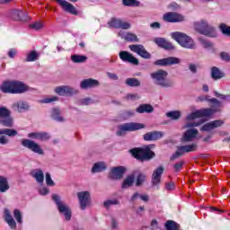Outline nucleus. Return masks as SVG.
Returning a JSON list of instances; mask_svg holds the SVG:
<instances>
[{
	"mask_svg": "<svg viewBox=\"0 0 230 230\" xmlns=\"http://www.w3.org/2000/svg\"><path fill=\"white\" fill-rule=\"evenodd\" d=\"M196 102H208V103H212V105L210 108H205L191 112L186 118L188 121L197 119V118H209V116H213V114L220 112V109H222V102L220 101L217 98L209 99V96L208 95L199 96L196 99Z\"/></svg>",
	"mask_w": 230,
	"mask_h": 230,
	"instance_id": "f257e3e1",
	"label": "nucleus"
},
{
	"mask_svg": "<svg viewBox=\"0 0 230 230\" xmlns=\"http://www.w3.org/2000/svg\"><path fill=\"white\" fill-rule=\"evenodd\" d=\"M129 154L134 159H137V161H140L141 163H145V161H152V159L155 157V153L152 150L150 146L134 147L129 149Z\"/></svg>",
	"mask_w": 230,
	"mask_h": 230,
	"instance_id": "f03ea898",
	"label": "nucleus"
},
{
	"mask_svg": "<svg viewBox=\"0 0 230 230\" xmlns=\"http://www.w3.org/2000/svg\"><path fill=\"white\" fill-rule=\"evenodd\" d=\"M151 78L155 80V85L160 87L168 88L173 87V81H170L168 78V72L159 69L158 71L151 74Z\"/></svg>",
	"mask_w": 230,
	"mask_h": 230,
	"instance_id": "7ed1b4c3",
	"label": "nucleus"
},
{
	"mask_svg": "<svg viewBox=\"0 0 230 230\" xmlns=\"http://www.w3.org/2000/svg\"><path fill=\"white\" fill-rule=\"evenodd\" d=\"M172 37L181 48H186L187 49H195L196 45L193 39H191L190 36L186 35L182 32H173L172 34Z\"/></svg>",
	"mask_w": 230,
	"mask_h": 230,
	"instance_id": "20e7f679",
	"label": "nucleus"
},
{
	"mask_svg": "<svg viewBox=\"0 0 230 230\" xmlns=\"http://www.w3.org/2000/svg\"><path fill=\"white\" fill-rule=\"evenodd\" d=\"M146 127V126L143 123H137V122L124 123L118 127L116 136H119V137L125 136L127 132H136V130H141Z\"/></svg>",
	"mask_w": 230,
	"mask_h": 230,
	"instance_id": "39448f33",
	"label": "nucleus"
},
{
	"mask_svg": "<svg viewBox=\"0 0 230 230\" xmlns=\"http://www.w3.org/2000/svg\"><path fill=\"white\" fill-rule=\"evenodd\" d=\"M194 28L198 33L200 35H205L206 37H217L215 33V28L211 27L205 20L194 23Z\"/></svg>",
	"mask_w": 230,
	"mask_h": 230,
	"instance_id": "423d86ee",
	"label": "nucleus"
},
{
	"mask_svg": "<svg viewBox=\"0 0 230 230\" xmlns=\"http://www.w3.org/2000/svg\"><path fill=\"white\" fill-rule=\"evenodd\" d=\"M0 125L12 128L13 127V118H12V111L6 107H0Z\"/></svg>",
	"mask_w": 230,
	"mask_h": 230,
	"instance_id": "0eeeda50",
	"label": "nucleus"
},
{
	"mask_svg": "<svg viewBox=\"0 0 230 230\" xmlns=\"http://www.w3.org/2000/svg\"><path fill=\"white\" fill-rule=\"evenodd\" d=\"M52 200H54L55 204L57 205V208H58L59 213L64 214L65 220H66V222H69V220H71V217H72L71 209H69V208H67V206L64 205L62 200H60V196H58V194H53Z\"/></svg>",
	"mask_w": 230,
	"mask_h": 230,
	"instance_id": "6e6552de",
	"label": "nucleus"
},
{
	"mask_svg": "<svg viewBox=\"0 0 230 230\" xmlns=\"http://www.w3.org/2000/svg\"><path fill=\"white\" fill-rule=\"evenodd\" d=\"M21 145L24 146V148H28V150H31V152H33L34 154H38V155H44V150L39 145V143L28 139V138H23L21 141Z\"/></svg>",
	"mask_w": 230,
	"mask_h": 230,
	"instance_id": "1a4fd4ad",
	"label": "nucleus"
},
{
	"mask_svg": "<svg viewBox=\"0 0 230 230\" xmlns=\"http://www.w3.org/2000/svg\"><path fill=\"white\" fill-rule=\"evenodd\" d=\"M127 172V167L125 166H116L112 167L109 172V179L111 181H120Z\"/></svg>",
	"mask_w": 230,
	"mask_h": 230,
	"instance_id": "9d476101",
	"label": "nucleus"
},
{
	"mask_svg": "<svg viewBox=\"0 0 230 230\" xmlns=\"http://www.w3.org/2000/svg\"><path fill=\"white\" fill-rule=\"evenodd\" d=\"M110 28H114L115 30H130V23L119 19L113 17L108 22Z\"/></svg>",
	"mask_w": 230,
	"mask_h": 230,
	"instance_id": "9b49d317",
	"label": "nucleus"
},
{
	"mask_svg": "<svg viewBox=\"0 0 230 230\" xmlns=\"http://www.w3.org/2000/svg\"><path fill=\"white\" fill-rule=\"evenodd\" d=\"M55 93L58 96H74V94H78V90L69 85H61L55 88Z\"/></svg>",
	"mask_w": 230,
	"mask_h": 230,
	"instance_id": "f8f14e48",
	"label": "nucleus"
},
{
	"mask_svg": "<svg viewBox=\"0 0 230 230\" xmlns=\"http://www.w3.org/2000/svg\"><path fill=\"white\" fill-rule=\"evenodd\" d=\"M77 199L81 209L84 210L91 204V192L87 190L77 192Z\"/></svg>",
	"mask_w": 230,
	"mask_h": 230,
	"instance_id": "ddd939ff",
	"label": "nucleus"
},
{
	"mask_svg": "<svg viewBox=\"0 0 230 230\" xmlns=\"http://www.w3.org/2000/svg\"><path fill=\"white\" fill-rule=\"evenodd\" d=\"M181 62V58L175 57L164 58L162 59H157L154 62L155 66H160L162 67H166L167 66H175Z\"/></svg>",
	"mask_w": 230,
	"mask_h": 230,
	"instance_id": "4468645a",
	"label": "nucleus"
},
{
	"mask_svg": "<svg viewBox=\"0 0 230 230\" xmlns=\"http://www.w3.org/2000/svg\"><path fill=\"white\" fill-rule=\"evenodd\" d=\"M119 57L122 62H128V64H132V66H139V59L134 57L130 52L122 50L119 53Z\"/></svg>",
	"mask_w": 230,
	"mask_h": 230,
	"instance_id": "2eb2a0df",
	"label": "nucleus"
},
{
	"mask_svg": "<svg viewBox=\"0 0 230 230\" xmlns=\"http://www.w3.org/2000/svg\"><path fill=\"white\" fill-rule=\"evenodd\" d=\"M130 51H133V53H137V55H139L142 58H150L152 55L148 51H146V49H145V46L141 44L137 45H129Z\"/></svg>",
	"mask_w": 230,
	"mask_h": 230,
	"instance_id": "dca6fc26",
	"label": "nucleus"
},
{
	"mask_svg": "<svg viewBox=\"0 0 230 230\" xmlns=\"http://www.w3.org/2000/svg\"><path fill=\"white\" fill-rule=\"evenodd\" d=\"M163 19L165 22H182L184 16L179 13L169 12L163 15Z\"/></svg>",
	"mask_w": 230,
	"mask_h": 230,
	"instance_id": "f3484780",
	"label": "nucleus"
},
{
	"mask_svg": "<svg viewBox=\"0 0 230 230\" xmlns=\"http://www.w3.org/2000/svg\"><path fill=\"white\" fill-rule=\"evenodd\" d=\"M30 91V86L21 81L13 80V94H22Z\"/></svg>",
	"mask_w": 230,
	"mask_h": 230,
	"instance_id": "a211bd4d",
	"label": "nucleus"
},
{
	"mask_svg": "<svg viewBox=\"0 0 230 230\" xmlns=\"http://www.w3.org/2000/svg\"><path fill=\"white\" fill-rule=\"evenodd\" d=\"M199 148V146L195 143L190 145L181 146L176 149V153L180 157H182L184 154H188L190 152H195Z\"/></svg>",
	"mask_w": 230,
	"mask_h": 230,
	"instance_id": "6ab92c4d",
	"label": "nucleus"
},
{
	"mask_svg": "<svg viewBox=\"0 0 230 230\" xmlns=\"http://www.w3.org/2000/svg\"><path fill=\"white\" fill-rule=\"evenodd\" d=\"M57 3H58L65 12L71 13V15H78V10L75 5L69 4V2L66 0H57Z\"/></svg>",
	"mask_w": 230,
	"mask_h": 230,
	"instance_id": "aec40b11",
	"label": "nucleus"
},
{
	"mask_svg": "<svg viewBox=\"0 0 230 230\" xmlns=\"http://www.w3.org/2000/svg\"><path fill=\"white\" fill-rule=\"evenodd\" d=\"M199 135V130L197 128L188 129L183 133L181 139V143H191L195 137Z\"/></svg>",
	"mask_w": 230,
	"mask_h": 230,
	"instance_id": "412c9836",
	"label": "nucleus"
},
{
	"mask_svg": "<svg viewBox=\"0 0 230 230\" xmlns=\"http://www.w3.org/2000/svg\"><path fill=\"white\" fill-rule=\"evenodd\" d=\"M163 173H164V168L163 166H159L156 168L152 174V186H159L161 184V177H163Z\"/></svg>",
	"mask_w": 230,
	"mask_h": 230,
	"instance_id": "4be33fe9",
	"label": "nucleus"
},
{
	"mask_svg": "<svg viewBox=\"0 0 230 230\" xmlns=\"http://www.w3.org/2000/svg\"><path fill=\"white\" fill-rule=\"evenodd\" d=\"M4 220L9 226L10 229H17V223L15 222V219H13V217L8 208L4 210Z\"/></svg>",
	"mask_w": 230,
	"mask_h": 230,
	"instance_id": "5701e85b",
	"label": "nucleus"
},
{
	"mask_svg": "<svg viewBox=\"0 0 230 230\" xmlns=\"http://www.w3.org/2000/svg\"><path fill=\"white\" fill-rule=\"evenodd\" d=\"M12 17L13 21H22L23 22H27V21H30V16H28V12H23L21 10L13 11Z\"/></svg>",
	"mask_w": 230,
	"mask_h": 230,
	"instance_id": "b1692460",
	"label": "nucleus"
},
{
	"mask_svg": "<svg viewBox=\"0 0 230 230\" xmlns=\"http://www.w3.org/2000/svg\"><path fill=\"white\" fill-rule=\"evenodd\" d=\"M100 85V81L93 78L84 79L81 82V89H93V87H98Z\"/></svg>",
	"mask_w": 230,
	"mask_h": 230,
	"instance_id": "393cba45",
	"label": "nucleus"
},
{
	"mask_svg": "<svg viewBox=\"0 0 230 230\" xmlns=\"http://www.w3.org/2000/svg\"><path fill=\"white\" fill-rule=\"evenodd\" d=\"M164 136L163 131H150L146 133L143 137L144 141H157V139H161Z\"/></svg>",
	"mask_w": 230,
	"mask_h": 230,
	"instance_id": "a878e982",
	"label": "nucleus"
},
{
	"mask_svg": "<svg viewBox=\"0 0 230 230\" xmlns=\"http://www.w3.org/2000/svg\"><path fill=\"white\" fill-rule=\"evenodd\" d=\"M154 41L159 48H162L163 49L172 50L174 49L173 45L164 38H155Z\"/></svg>",
	"mask_w": 230,
	"mask_h": 230,
	"instance_id": "bb28decb",
	"label": "nucleus"
},
{
	"mask_svg": "<svg viewBox=\"0 0 230 230\" xmlns=\"http://www.w3.org/2000/svg\"><path fill=\"white\" fill-rule=\"evenodd\" d=\"M0 91L5 94H13V81H4L0 86Z\"/></svg>",
	"mask_w": 230,
	"mask_h": 230,
	"instance_id": "cd10ccee",
	"label": "nucleus"
},
{
	"mask_svg": "<svg viewBox=\"0 0 230 230\" xmlns=\"http://www.w3.org/2000/svg\"><path fill=\"white\" fill-rule=\"evenodd\" d=\"M137 112H138V114H151V112H154V106L150 105V104H140L137 108Z\"/></svg>",
	"mask_w": 230,
	"mask_h": 230,
	"instance_id": "c85d7f7f",
	"label": "nucleus"
},
{
	"mask_svg": "<svg viewBox=\"0 0 230 230\" xmlns=\"http://www.w3.org/2000/svg\"><path fill=\"white\" fill-rule=\"evenodd\" d=\"M10 190V183L8 182V178L0 175V193H6Z\"/></svg>",
	"mask_w": 230,
	"mask_h": 230,
	"instance_id": "c756f323",
	"label": "nucleus"
},
{
	"mask_svg": "<svg viewBox=\"0 0 230 230\" xmlns=\"http://www.w3.org/2000/svg\"><path fill=\"white\" fill-rule=\"evenodd\" d=\"M226 76V74L220 70V68L217 66H213L211 68V78L213 80H221V78H224Z\"/></svg>",
	"mask_w": 230,
	"mask_h": 230,
	"instance_id": "7c9ffc66",
	"label": "nucleus"
},
{
	"mask_svg": "<svg viewBox=\"0 0 230 230\" xmlns=\"http://www.w3.org/2000/svg\"><path fill=\"white\" fill-rule=\"evenodd\" d=\"M13 109H17L18 112H22V111H29L30 105L25 101H19L13 104Z\"/></svg>",
	"mask_w": 230,
	"mask_h": 230,
	"instance_id": "2f4dec72",
	"label": "nucleus"
},
{
	"mask_svg": "<svg viewBox=\"0 0 230 230\" xmlns=\"http://www.w3.org/2000/svg\"><path fill=\"white\" fill-rule=\"evenodd\" d=\"M107 170V165L103 162H97L93 164L92 168V173H100Z\"/></svg>",
	"mask_w": 230,
	"mask_h": 230,
	"instance_id": "473e14b6",
	"label": "nucleus"
},
{
	"mask_svg": "<svg viewBox=\"0 0 230 230\" xmlns=\"http://www.w3.org/2000/svg\"><path fill=\"white\" fill-rule=\"evenodd\" d=\"M31 175L37 181V182H39V184L44 182V172H42V170L38 169L37 171H32Z\"/></svg>",
	"mask_w": 230,
	"mask_h": 230,
	"instance_id": "72a5a7b5",
	"label": "nucleus"
},
{
	"mask_svg": "<svg viewBox=\"0 0 230 230\" xmlns=\"http://www.w3.org/2000/svg\"><path fill=\"white\" fill-rule=\"evenodd\" d=\"M133 173H138L137 176L136 186L137 188H139V186H143L146 181V174L139 172V171H134Z\"/></svg>",
	"mask_w": 230,
	"mask_h": 230,
	"instance_id": "f704fd0d",
	"label": "nucleus"
},
{
	"mask_svg": "<svg viewBox=\"0 0 230 230\" xmlns=\"http://www.w3.org/2000/svg\"><path fill=\"white\" fill-rule=\"evenodd\" d=\"M51 118L52 119H55V121H58L59 123H62V121H66V119L62 116H60L59 108H54L52 110Z\"/></svg>",
	"mask_w": 230,
	"mask_h": 230,
	"instance_id": "c9c22d12",
	"label": "nucleus"
},
{
	"mask_svg": "<svg viewBox=\"0 0 230 230\" xmlns=\"http://www.w3.org/2000/svg\"><path fill=\"white\" fill-rule=\"evenodd\" d=\"M134 184V174L128 175L122 182V190H127V188L132 187Z\"/></svg>",
	"mask_w": 230,
	"mask_h": 230,
	"instance_id": "e433bc0d",
	"label": "nucleus"
},
{
	"mask_svg": "<svg viewBox=\"0 0 230 230\" xmlns=\"http://www.w3.org/2000/svg\"><path fill=\"white\" fill-rule=\"evenodd\" d=\"M125 84L128 87H139L141 85L139 79L134 77L127 78Z\"/></svg>",
	"mask_w": 230,
	"mask_h": 230,
	"instance_id": "4c0bfd02",
	"label": "nucleus"
},
{
	"mask_svg": "<svg viewBox=\"0 0 230 230\" xmlns=\"http://www.w3.org/2000/svg\"><path fill=\"white\" fill-rule=\"evenodd\" d=\"M71 60L75 64H84V62L87 61V56L84 55H72Z\"/></svg>",
	"mask_w": 230,
	"mask_h": 230,
	"instance_id": "58836bf2",
	"label": "nucleus"
},
{
	"mask_svg": "<svg viewBox=\"0 0 230 230\" xmlns=\"http://www.w3.org/2000/svg\"><path fill=\"white\" fill-rule=\"evenodd\" d=\"M8 136L9 137H15L17 136V130L12 128H2L0 129V136Z\"/></svg>",
	"mask_w": 230,
	"mask_h": 230,
	"instance_id": "ea45409f",
	"label": "nucleus"
},
{
	"mask_svg": "<svg viewBox=\"0 0 230 230\" xmlns=\"http://www.w3.org/2000/svg\"><path fill=\"white\" fill-rule=\"evenodd\" d=\"M181 226L177 224L175 221L168 220L165 223V229L167 230H179Z\"/></svg>",
	"mask_w": 230,
	"mask_h": 230,
	"instance_id": "a19ab883",
	"label": "nucleus"
},
{
	"mask_svg": "<svg viewBox=\"0 0 230 230\" xmlns=\"http://www.w3.org/2000/svg\"><path fill=\"white\" fill-rule=\"evenodd\" d=\"M124 40H126L127 42H139V38H137V35L132 32L126 33Z\"/></svg>",
	"mask_w": 230,
	"mask_h": 230,
	"instance_id": "79ce46f5",
	"label": "nucleus"
},
{
	"mask_svg": "<svg viewBox=\"0 0 230 230\" xmlns=\"http://www.w3.org/2000/svg\"><path fill=\"white\" fill-rule=\"evenodd\" d=\"M167 118H171L173 121L181 119V111H172L166 113Z\"/></svg>",
	"mask_w": 230,
	"mask_h": 230,
	"instance_id": "37998d69",
	"label": "nucleus"
},
{
	"mask_svg": "<svg viewBox=\"0 0 230 230\" xmlns=\"http://www.w3.org/2000/svg\"><path fill=\"white\" fill-rule=\"evenodd\" d=\"M184 164H185L184 160H180L176 162L172 165L173 172H175V173H179V172H181L182 168H184Z\"/></svg>",
	"mask_w": 230,
	"mask_h": 230,
	"instance_id": "c03bdc74",
	"label": "nucleus"
},
{
	"mask_svg": "<svg viewBox=\"0 0 230 230\" xmlns=\"http://www.w3.org/2000/svg\"><path fill=\"white\" fill-rule=\"evenodd\" d=\"M38 58L39 54L37 53V51L32 50L27 55L25 62H35V60H37Z\"/></svg>",
	"mask_w": 230,
	"mask_h": 230,
	"instance_id": "a18cd8bd",
	"label": "nucleus"
},
{
	"mask_svg": "<svg viewBox=\"0 0 230 230\" xmlns=\"http://www.w3.org/2000/svg\"><path fill=\"white\" fill-rule=\"evenodd\" d=\"M219 30L223 35L230 37V26H227L226 23H221L219 25Z\"/></svg>",
	"mask_w": 230,
	"mask_h": 230,
	"instance_id": "49530a36",
	"label": "nucleus"
},
{
	"mask_svg": "<svg viewBox=\"0 0 230 230\" xmlns=\"http://www.w3.org/2000/svg\"><path fill=\"white\" fill-rule=\"evenodd\" d=\"M119 205V200L118 199H108L103 202V207L106 208V209H109L111 206H118Z\"/></svg>",
	"mask_w": 230,
	"mask_h": 230,
	"instance_id": "de8ad7c7",
	"label": "nucleus"
},
{
	"mask_svg": "<svg viewBox=\"0 0 230 230\" xmlns=\"http://www.w3.org/2000/svg\"><path fill=\"white\" fill-rule=\"evenodd\" d=\"M13 217L18 224H22V214L21 213V210L14 209Z\"/></svg>",
	"mask_w": 230,
	"mask_h": 230,
	"instance_id": "09e8293b",
	"label": "nucleus"
},
{
	"mask_svg": "<svg viewBox=\"0 0 230 230\" xmlns=\"http://www.w3.org/2000/svg\"><path fill=\"white\" fill-rule=\"evenodd\" d=\"M199 40L200 44L203 46V48L208 49V48H213V43L204 38H199Z\"/></svg>",
	"mask_w": 230,
	"mask_h": 230,
	"instance_id": "8fccbe9b",
	"label": "nucleus"
},
{
	"mask_svg": "<svg viewBox=\"0 0 230 230\" xmlns=\"http://www.w3.org/2000/svg\"><path fill=\"white\" fill-rule=\"evenodd\" d=\"M124 6H139L137 0H122Z\"/></svg>",
	"mask_w": 230,
	"mask_h": 230,
	"instance_id": "3c124183",
	"label": "nucleus"
},
{
	"mask_svg": "<svg viewBox=\"0 0 230 230\" xmlns=\"http://www.w3.org/2000/svg\"><path fill=\"white\" fill-rule=\"evenodd\" d=\"M45 181L47 186H55V181H53V179H51V174L49 172H46Z\"/></svg>",
	"mask_w": 230,
	"mask_h": 230,
	"instance_id": "603ef678",
	"label": "nucleus"
},
{
	"mask_svg": "<svg viewBox=\"0 0 230 230\" xmlns=\"http://www.w3.org/2000/svg\"><path fill=\"white\" fill-rule=\"evenodd\" d=\"M213 124L211 122H208L207 124L203 125L200 128L201 132H209V130H213Z\"/></svg>",
	"mask_w": 230,
	"mask_h": 230,
	"instance_id": "864d4df0",
	"label": "nucleus"
},
{
	"mask_svg": "<svg viewBox=\"0 0 230 230\" xmlns=\"http://www.w3.org/2000/svg\"><path fill=\"white\" fill-rule=\"evenodd\" d=\"M43 27L44 25L40 22H35L34 23L30 25V28L36 31L42 30Z\"/></svg>",
	"mask_w": 230,
	"mask_h": 230,
	"instance_id": "5fc2aeb1",
	"label": "nucleus"
},
{
	"mask_svg": "<svg viewBox=\"0 0 230 230\" xmlns=\"http://www.w3.org/2000/svg\"><path fill=\"white\" fill-rule=\"evenodd\" d=\"M53 102H58V97L53 96V97L45 98V99L40 101V103H51Z\"/></svg>",
	"mask_w": 230,
	"mask_h": 230,
	"instance_id": "6e6d98bb",
	"label": "nucleus"
},
{
	"mask_svg": "<svg viewBox=\"0 0 230 230\" xmlns=\"http://www.w3.org/2000/svg\"><path fill=\"white\" fill-rule=\"evenodd\" d=\"M51 137L48 132H40V139L39 141H48Z\"/></svg>",
	"mask_w": 230,
	"mask_h": 230,
	"instance_id": "4d7b16f0",
	"label": "nucleus"
},
{
	"mask_svg": "<svg viewBox=\"0 0 230 230\" xmlns=\"http://www.w3.org/2000/svg\"><path fill=\"white\" fill-rule=\"evenodd\" d=\"M210 123H212L213 128H218V127H222V125H224V120L217 119V120L210 121Z\"/></svg>",
	"mask_w": 230,
	"mask_h": 230,
	"instance_id": "13d9d810",
	"label": "nucleus"
},
{
	"mask_svg": "<svg viewBox=\"0 0 230 230\" xmlns=\"http://www.w3.org/2000/svg\"><path fill=\"white\" fill-rule=\"evenodd\" d=\"M204 119H200V120H199L198 122H190V123H189L188 125H187V127L189 128H195V127H199V126H200V125H202V123H204Z\"/></svg>",
	"mask_w": 230,
	"mask_h": 230,
	"instance_id": "bf43d9fd",
	"label": "nucleus"
},
{
	"mask_svg": "<svg viewBox=\"0 0 230 230\" xmlns=\"http://www.w3.org/2000/svg\"><path fill=\"white\" fill-rule=\"evenodd\" d=\"M220 58H221V60H224L225 62H230V55L227 52H221Z\"/></svg>",
	"mask_w": 230,
	"mask_h": 230,
	"instance_id": "052dcab7",
	"label": "nucleus"
},
{
	"mask_svg": "<svg viewBox=\"0 0 230 230\" xmlns=\"http://www.w3.org/2000/svg\"><path fill=\"white\" fill-rule=\"evenodd\" d=\"M40 132H31L27 135L30 139H40Z\"/></svg>",
	"mask_w": 230,
	"mask_h": 230,
	"instance_id": "680f3d73",
	"label": "nucleus"
},
{
	"mask_svg": "<svg viewBox=\"0 0 230 230\" xmlns=\"http://www.w3.org/2000/svg\"><path fill=\"white\" fill-rule=\"evenodd\" d=\"M17 56V49H11L8 51V57L9 58H15Z\"/></svg>",
	"mask_w": 230,
	"mask_h": 230,
	"instance_id": "e2e57ef3",
	"label": "nucleus"
},
{
	"mask_svg": "<svg viewBox=\"0 0 230 230\" xmlns=\"http://www.w3.org/2000/svg\"><path fill=\"white\" fill-rule=\"evenodd\" d=\"M174 188H175V183L173 181L165 183V190H167L168 191L174 190Z\"/></svg>",
	"mask_w": 230,
	"mask_h": 230,
	"instance_id": "0e129e2a",
	"label": "nucleus"
},
{
	"mask_svg": "<svg viewBox=\"0 0 230 230\" xmlns=\"http://www.w3.org/2000/svg\"><path fill=\"white\" fill-rule=\"evenodd\" d=\"M39 192H40V195H43V196L48 195V193H49V189L43 187L40 189Z\"/></svg>",
	"mask_w": 230,
	"mask_h": 230,
	"instance_id": "69168bd1",
	"label": "nucleus"
},
{
	"mask_svg": "<svg viewBox=\"0 0 230 230\" xmlns=\"http://www.w3.org/2000/svg\"><path fill=\"white\" fill-rule=\"evenodd\" d=\"M107 76L111 79V80H118V75L116 74H112L111 72L107 73Z\"/></svg>",
	"mask_w": 230,
	"mask_h": 230,
	"instance_id": "338daca9",
	"label": "nucleus"
},
{
	"mask_svg": "<svg viewBox=\"0 0 230 230\" xmlns=\"http://www.w3.org/2000/svg\"><path fill=\"white\" fill-rule=\"evenodd\" d=\"M8 139L4 136L0 137V145H7Z\"/></svg>",
	"mask_w": 230,
	"mask_h": 230,
	"instance_id": "774afa93",
	"label": "nucleus"
}]
</instances>
